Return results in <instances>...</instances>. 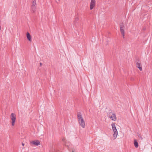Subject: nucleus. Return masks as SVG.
<instances>
[{
    "instance_id": "obj_1",
    "label": "nucleus",
    "mask_w": 152,
    "mask_h": 152,
    "mask_svg": "<svg viewBox=\"0 0 152 152\" xmlns=\"http://www.w3.org/2000/svg\"><path fill=\"white\" fill-rule=\"evenodd\" d=\"M112 129L114 132L113 135V137H115V139L116 138L118 134V131L115 127V124L114 123L112 124H111Z\"/></svg>"
},
{
    "instance_id": "obj_18",
    "label": "nucleus",
    "mask_w": 152,
    "mask_h": 152,
    "mask_svg": "<svg viewBox=\"0 0 152 152\" xmlns=\"http://www.w3.org/2000/svg\"><path fill=\"white\" fill-rule=\"evenodd\" d=\"M79 20V19L78 18H75V21H77Z\"/></svg>"
},
{
    "instance_id": "obj_16",
    "label": "nucleus",
    "mask_w": 152,
    "mask_h": 152,
    "mask_svg": "<svg viewBox=\"0 0 152 152\" xmlns=\"http://www.w3.org/2000/svg\"><path fill=\"white\" fill-rule=\"evenodd\" d=\"M112 114H114V113H112V112L111 111H110V112H108L107 113V116L109 118V116H111L112 115Z\"/></svg>"
},
{
    "instance_id": "obj_20",
    "label": "nucleus",
    "mask_w": 152,
    "mask_h": 152,
    "mask_svg": "<svg viewBox=\"0 0 152 152\" xmlns=\"http://www.w3.org/2000/svg\"><path fill=\"white\" fill-rule=\"evenodd\" d=\"M39 64L40 66H41L42 65V63H40Z\"/></svg>"
},
{
    "instance_id": "obj_5",
    "label": "nucleus",
    "mask_w": 152,
    "mask_h": 152,
    "mask_svg": "<svg viewBox=\"0 0 152 152\" xmlns=\"http://www.w3.org/2000/svg\"><path fill=\"white\" fill-rule=\"evenodd\" d=\"M112 115L109 116V118L112 120L114 121H115L117 119V118L115 113L112 114Z\"/></svg>"
},
{
    "instance_id": "obj_15",
    "label": "nucleus",
    "mask_w": 152,
    "mask_h": 152,
    "mask_svg": "<svg viewBox=\"0 0 152 152\" xmlns=\"http://www.w3.org/2000/svg\"><path fill=\"white\" fill-rule=\"evenodd\" d=\"M120 31L121 33V34L122 35L123 37L124 38V29H121L120 30Z\"/></svg>"
},
{
    "instance_id": "obj_19",
    "label": "nucleus",
    "mask_w": 152,
    "mask_h": 152,
    "mask_svg": "<svg viewBox=\"0 0 152 152\" xmlns=\"http://www.w3.org/2000/svg\"><path fill=\"white\" fill-rule=\"evenodd\" d=\"M22 145L23 146L24 145V144L22 142Z\"/></svg>"
},
{
    "instance_id": "obj_11",
    "label": "nucleus",
    "mask_w": 152,
    "mask_h": 152,
    "mask_svg": "<svg viewBox=\"0 0 152 152\" xmlns=\"http://www.w3.org/2000/svg\"><path fill=\"white\" fill-rule=\"evenodd\" d=\"M62 140L63 141V142H64V143L65 146H67L68 148H69V146L68 144L67 143H67V142H66L65 139L64 138H63L62 139Z\"/></svg>"
},
{
    "instance_id": "obj_12",
    "label": "nucleus",
    "mask_w": 152,
    "mask_h": 152,
    "mask_svg": "<svg viewBox=\"0 0 152 152\" xmlns=\"http://www.w3.org/2000/svg\"><path fill=\"white\" fill-rule=\"evenodd\" d=\"M31 6H35L36 5V2L35 0H32Z\"/></svg>"
},
{
    "instance_id": "obj_3",
    "label": "nucleus",
    "mask_w": 152,
    "mask_h": 152,
    "mask_svg": "<svg viewBox=\"0 0 152 152\" xmlns=\"http://www.w3.org/2000/svg\"><path fill=\"white\" fill-rule=\"evenodd\" d=\"M78 122L80 124V125L82 128H84L85 127V123L83 118L82 119H80V121H78Z\"/></svg>"
},
{
    "instance_id": "obj_17",
    "label": "nucleus",
    "mask_w": 152,
    "mask_h": 152,
    "mask_svg": "<svg viewBox=\"0 0 152 152\" xmlns=\"http://www.w3.org/2000/svg\"><path fill=\"white\" fill-rule=\"evenodd\" d=\"M137 136L139 138L141 139V140H142L143 138L142 137L141 135L140 134H137Z\"/></svg>"
},
{
    "instance_id": "obj_13",
    "label": "nucleus",
    "mask_w": 152,
    "mask_h": 152,
    "mask_svg": "<svg viewBox=\"0 0 152 152\" xmlns=\"http://www.w3.org/2000/svg\"><path fill=\"white\" fill-rule=\"evenodd\" d=\"M36 7L35 6H31V10L33 12H35L36 11Z\"/></svg>"
},
{
    "instance_id": "obj_14",
    "label": "nucleus",
    "mask_w": 152,
    "mask_h": 152,
    "mask_svg": "<svg viewBox=\"0 0 152 152\" xmlns=\"http://www.w3.org/2000/svg\"><path fill=\"white\" fill-rule=\"evenodd\" d=\"M120 30L124 29V26L123 25V23H121L120 25Z\"/></svg>"
},
{
    "instance_id": "obj_21",
    "label": "nucleus",
    "mask_w": 152,
    "mask_h": 152,
    "mask_svg": "<svg viewBox=\"0 0 152 152\" xmlns=\"http://www.w3.org/2000/svg\"><path fill=\"white\" fill-rule=\"evenodd\" d=\"M75 152V150L74 149H73L72 151V152Z\"/></svg>"
},
{
    "instance_id": "obj_10",
    "label": "nucleus",
    "mask_w": 152,
    "mask_h": 152,
    "mask_svg": "<svg viewBox=\"0 0 152 152\" xmlns=\"http://www.w3.org/2000/svg\"><path fill=\"white\" fill-rule=\"evenodd\" d=\"M134 146L136 148H137L138 147V143L136 140H134Z\"/></svg>"
},
{
    "instance_id": "obj_2",
    "label": "nucleus",
    "mask_w": 152,
    "mask_h": 152,
    "mask_svg": "<svg viewBox=\"0 0 152 152\" xmlns=\"http://www.w3.org/2000/svg\"><path fill=\"white\" fill-rule=\"evenodd\" d=\"M10 118L12 121V126H14L15 125L16 120V115L14 113H12L10 115Z\"/></svg>"
},
{
    "instance_id": "obj_6",
    "label": "nucleus",
    "mask_w": 152,
    "mask_h": 152,
    "mask_svg": "<svg viewBox=\"0 0 152 152\" xmlns=\"http://www.w3.org/2000/svg\"><path fill=\"white\" fill-rule=\"evenodd\" d=\"M77 116L78 121L83 118L82 116L81 113L80 112H78L77 113Z\"/></svg>"
},
{
    "instance_id": "obj_9",
    "label": "nucleus",
    "mask_w": 152,
    "mask_h": 152,
    "mask_svg": "<svg viewBox=\"0 0 152 152\" xmlns=\"http://www.w3.org/2000/svg\"><path fill=\"white\" fill-rule=\"evenodd\" d=\"M26 37L28 39L29 42L31 41V37L29 33L27 32L26 33Z\"/></svg>"
},
{
    "instance_id": "obj_7",
    "label": "nucleus",
    "mask_w": 152,
    "mask_h": 152,
    "mask_svg": "<svg viewBox=\"0 0 152 152\" xmlns=\"http://www.w3.org/2000/svg\"><path fill=\"white\" fill-rule=\"evenodd\" d=\"M31 143L36 146H38L40 145V143L38 140L32 141Z\"/></svg>"
},
{
    "instance_id": "obj_8",
    "label": "nucleus",
    "mask_w": 152,
    "mask_h": 152,
    "mask_svg": "<svg viewBox=\"0 0 152 152\" xmlns=\"http://www.w3.org/2000/svg\"><path fill=\"white\" fill-rule=\"evenodd\" d=\"M136 66L138 68L140 71H142V68L141 64L138 62H136Z\"/></svg>"
},
{
    "instance_id": "obj_4",
    "label": "nucleus",
    "mask_w": 152,
    "mask_h": 152,
    "mask_svg": "<svg viewBox=\"0 0 152 152\" xmlns=\"http://www.w3.org/2000/svg\"><path fill=\"white\" fill-rule=\"evenodd\" d=\"M96 4V1L95 0H91V3H90V10H92Z\"/></svg>"
}]
</instances>
